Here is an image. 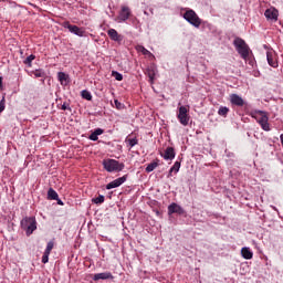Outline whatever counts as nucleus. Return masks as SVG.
I'll return each mask as SVG.
<instances>
[{"mask_svg": "<svg viewBox=\"0 0 283 283\" xmlns=\"http://www.w3.org/2000/svg\"><path fill=\"white\" fill-rule=\"evenodd\" d=\"M233 45L238 54H240L241 59H243V61H249V56L251 54V49L249 48V44H247V42L241 38H237L233 41Z\"/></svg>", "mask_w": 283, "mask_h": 283, "instance_id": "f257e3e1", "label": "nucleus"}, {"mask_svg": "<svg viewBox=\"0 0 283 283\" xmlns=\"http://www.w3.org/2000/svg\"><path fill=\"white\" fill-rule=\"evenodd\" d=\"M184 19L190 23V25H193V28H200V25H202V19L198 17V13H196L193 9L186 10L184 13Z\"/></svg>", "mask_w": 283, "mask_h": 283, "instance_id": "f03ea898", "label": "nucleus"}, {"mask_svg": "<svg viewBox=\"0 0 283 283\" xmlns=\"http://www.w3.org/2000/svg\"><path fill=\"white\" fill-rule=\"evenodd\" d=\"M21 228L27 235H32L36 231V219L34 217H25L21 220Z\"/></svg>", "mask_w": 283, "mask_h": 283, "instance_id": "7ed1b4c3", "label": "nucleus"}, {"mask_svg": "<svg viewBox=\"0 0 283 283\" xmlns=\"http://www.w3.org/2000/svg\"><path fill=\"white\" fill-rule=\"evenodd\" d=\"M104 169L108 171L109 174L114 171H123L125 169V164L118 163V160L115 159H106L103 161Z\"/></svg>", "mask_w": 283, "mask_h": 283, "instance_id": "20e7f679", "label": "nucleus"}, {"mask_svg": "<svg viewBox=\"0 0 283 283\" xmlns=\"http://www.w3.org/2000/svg\"><path fill=\"white\" fill-rule=\"evenodd\" d=\"M255 114H259V118L255 115H252V118H256L259 125H261L264 132H271V125L269 124V116L264 111H258Z\"/></svg>", "mask_w": 283, "mask_h": 283, "instance_id": "39448f33", "label": "nucleus"}, {"mask_svg": "<svg viewBox=\"0 0 283 283\" xmlns=\"http://www.w3.org/2000/svg\"><path fill=\"white\" fill-rule=\"evenodd\" d=\"M177 118L184 125V127H187V125H189L190 119L189 109H187L185 106H180Z\"/></svg>", "mask_w": 283, "mask_h": 283, "instance_id": "423d86ee", "label": "nucleus"}, {"mask_svg": "<svg viewBox=\"0 0 283 283\" xmlns=\"http://www.w3.org/2000/svg\"><path fill=\"white\" fill-rule=\"evenodd\" d=\"M63 28L75 34L76 36H85V30L76 25L70 24V22H63Z\"/></svg>", "mask_w": 283, "mask_h": 283, "instance_id": "0eeeda50", "label": "nucleus"}, {"mask_svg": "<svg viewBox=\"0 0 283 283\" xmlns=\"http://www.w3.org/2000/svg\"><path fill=\"white\" fill-rule=\"evenodd\" d=\"M127 181V175L119 177L113 181H111L109 184L106 185V189H116V187H120V185H123L124 182Z\"/></svg>", "mask_w": 283, "mask_h": 283, "instance_id": "6e6552de", "label": "nucleus"}, {"mask_svg": "<svg viewBox=\"0 0 283 283\" xmlns=\"http://www.w3.org/2000/svg\"><path fill=\"white\" fill-rule=\"evenodd\" d=\"M168 213L171 216V213H178V216H184L185 209L178 203L172 202L170 206H168Z\"/></svg>", "mask_w": 283, "mask_h": 283, "instance_id": "1a4fd4ad", "label": "nucleus"}, {"mask_svg": "<svg viewBox=\"0 0 283 283\" xmlns=\"http://www.w3.org/2000/svg\"><path fill=\"white\" fill-rule=\"evenodd\" d=\"M230 103L237 107H244V99L238 94L230 95Z\"/></svg>", "mask_w": 283, "mask_h": 283, "instance_id": "9d476101", "label": "nucleus"}, {"mask_svg": "<svg viewBox=\"0 0 283 283\" xmlns=\"http://www.w3.org/2000/svg\"><path fill=\"white\" fill-rule=\"evenodd\" d=\"M98 280H114L112 272H102L93 275V281L98 282Z\"/></svg>", "mask_w": 283, "mask_h": 283, "instance_id": "9b49d317", "label": "nucleus"}, {"mask_svg": "<svg viewBox=\"0 0 283 283\" xmlns=\"http://www.w3.org/2000/svg\"><path fill=\"white\" fill-rule=\"evenodd\" d=\"M161 156L165 160H174L176 158V150L174 147H167Z\"/></svg>", "mask_w": 283, "mask_h": 283, "instance_id": "f8f14e48", "label": "nucleus"}, {"mask_svg": "<svg viewBox=\"0 0 283 283\" xmlns=\"http://www.w3.org/2000/svg\"><path fill=\"white\" fill-rule=\"evenodd\" d=\"M107 34L109 39H112V41H116L117 43H120V41H123V35L118 34V31H116L115 29H109L107 31Z\"/></svg>", "mask_w": 283, "mask_h": 283, "instance_id": "ddd939ff", "label": "nucleus"}, {"mask_svg": "<svg viewBox=\"0 0 283 283\" xmlns=\"http://www.w3.org/2000/svg\"><path fill=\"white\" fill-rule=\"evenodd\" d=\"M132 14V11L129 10V7H122V10L119 12V21H127Z\"/></svg>", "mask_w": 283, "mask_h": 283, "instance_id": "4468645a", "label": "nucleus"}, {"mask_svg": "<svg viewBox=\"0 0 283 283\" xmlns=\"http://www.w3.org/2000/svg\"><path fill=\"white\" fill-rule=\"evenodd\" d=\"M264 14L271 21H277V10H275V9H266Z\"/></svg>", "mask_w": 283, "mask_h": 283, "instance_id": "2eb2a0df", "label": "nucleus"}, {"mask_svg": "<svg viewBox=\"0 0 283 283\" xmlns=\"http://www.w3.org/2000/svg\"><path fill=\"white\" fill-rule=\"evenodd\" d=\"M266 59L271 67H277V59H275V55L273 54V52H268Z\"/></svg>", "mask_w": 283, "mask_h": 283, "instance_id": "dca6fc26", "label": "nucleus"}, {"mask_svg": "<svg viewBox=\"0 0 283 283\" xmlns=\"http://www.w3.org/2000/svg\"><path fill=\"white\" fill-rule=\"evenodd\" d=\"M57 80L60 81L61 85H67V83H70V75L65 74L64 72H59Z\"/></svg>", "mask_w": 283, "mask_h": 283, "instance_id": "f3484780", "label": "nucleus"}, {"mask_svg": "<svg viewBox=\"0 0 283 283\" xmlns=\"http://www.w3.org/2000/svg\"><path fill=\"white\" fill-rule=\"evenodd\" d=\"M136 50H137V52H142V54H144V56H148V59H156V56H154V54L150 53L149 50H147L143 45H137Z\"/></svg>", "mask_w": 283, "mask_h": 283, "instance_id": "a211bd4d", "label": "nucleus"}, {"mask_svg": "<svg viewBox=\"0 0 283 283\" xmlns=\"http://www.w3.org/2000/svg\"><path fill=\"white\" fill-rule=\"evenodd\" d=\"M241 255L244 258V260H252L253 259V252L250 248H242L241 249Z\"/></svg>", "mask_w": 283, "mask_h": 283, "instance_id": "6ab92c4d", "label": "nucleus"}, {"mask_svg": "<svg viewBox=\"0 0 283 283\" xmlns=\"http://www.w3.org/2000/svg\"><path fill=\"white\" fill-rule=\"evenodd\" d=\"M32 74L35 78H42V83L45 82V77L48 76L45 74V71L41 70V69H38L35 71H32Z\"/></svg>", "mask_w": 283, "mask_h": 283, "instance_id": "aec40b11", "label": "nucleus"}, {"mask_svg": "<svg viewBox=\"0 0 283 283\" xmlns=\"http://www.w3.org/2000/svg\"><path fill=\"white\" fill-rule=\"evenodd\" d=\"M172 171H175V174H178V171H180V161H176L174 166L170 168L168 178H171Z\"/></svg>", "mask_w": 283, "mask_h": 283, "instance_id": "412c9836", "label": "nucleus"}, {"mask_svg": "<svg viewBox=\"0 0 283 283\" xmlns=\"http://www.w3.org/2000/svg\"><path fill=\"white\" fill-rule=\"evenodd\" d=\"M49 200H59V193L54 189L50 188L48 191Z\"/></svg>", "mask_w": 283, "mask_h": 283, "instance_id": "4be33fe9", "label": "nucleus"}, {"mask_svg": "<svg viewBox=\"0 0 283 283\" xmlns=\"http://www.w3.org/2000/svg\"><path fill=\"white\" fill-rule=\"evenodd\" d=\"M218 114L219 116H223L224 118H227V115L229 114V107L220 106Z\"/></svg>", "mask_w": 283, "mask_h": 283, "instance_id": "5701e85b", "label": "nucleus"}, {"mask_svg": "<svg viewBox=\"0 0 283 283\" xmlns=\"http://www.w3.org/2000/svg\"><path fill=\"white\" fill-rule=\"evenodd\" d=\"M36 59L34 54L29 55L24 61V65H29V67H32V62Z\"/></svg>", "mask_w": 283, "mask_h": 283, "instance_id": "b1692460", "label": "nucleus"}, {"mask_svg": "<svg viewBox=\"0 0 283 283\" xmlns=\"http://www.w3.org/2000/svg\"><path fill=\"white\" fill-rule=\"evenodd\" d=\"M156 167H158L157 161H153V163L148 164V166L146 167V172L151 174V171H154V169H156Z\"/></svg>", "mask_w": 283, "mask_h": 283, "instance_id": "393cba45", "label": "nucleus"}, {"mask_svg": "<svg viewBox=\"0 0 283 283\" xmlns=\"http://www.w3.org/2000/svg\"><path fill=\"white\" fill-rule=\"evenodd\" d=\"M92 202H94V205H103V202H105V196L99 195L97 198H93Z\"/></svg>", "mask_w": 283, "mask_h": 283, "instance_id": "a878e982", "label": "nucleus"}, {"mask_svg": "<svg viewBox=\"0 0 283 283\" xmlns=\"http://www.w3.org/2000/svg\"><path fill=\"white\" fill-rule=\"evenodd\" d=\"M81 96L85 101H92V93H90L87 90L82 91Z\"/></svg>", "mask_w": 283, "mask_h": 283, "instance_id": "bb28decb", "label": "nucleus"}, {"mask_svg": "<svg viewBox=\"0 0 283 283\" xmlns=\"http://www.w3.org/2000/svg\"><path fill=\"white\" fill-rule=\"evenodd\" d=\"M52 249H54V241H49L44 253H52Z\"/></svg>", "mask_w": 283, "mask_h": 283, "instance_id": "cd10ccee", "label": "nucleus"}, {"mask_svg": "<svg viewBox=\"0 0 283 283\" xmlns=\"http://www.w3.org/2000/svg\"><path fill=\"white\" fill-rule=\"evenodd\" d=\"M48 262H50V253L44 252L42 256V263L48 264Z\"/></svg>", "mask_w": 283, "mask_h": 283, "instance_id": "c85d7f7f", "label": "nucleus"}, {"mask_svg": "<svg viewBox=\"0 0 283 283\" xmlns=\"http://www.w3.org/2000/svg\"><path fill=\"white\" fill-rule=\"evenodd\" d=\"M129 147H135V145H138V139L136 138H130L127 140Z\"/></svg>", "mask_w": 283, "mask_h": 283, "instance_id": "c756f323", "label": "nucleus"}, {"mask_svg": "<svg viewBox=\"0 0 283 283\" xmlns=\"http://www.w3.org/2000/svg\"><path fill=\"white\" fill-rule=\"evenodd\" d=\"M4 109H6V97H2V99H0V114Z\"/></svg>", "mask_w": 283, "mask_h": 283, "instance_id": "7c9ffc66", "label": "nucleus"}, {"mask_svg": "<svg viewBox=\"0 0 283 283\" xmlns=\"http://www.w3.org/2000/svg\"><path fill=\"white\" fill-rule=\"evenodd\" d=\"M113 76L115 77L116 81H123V74L118 72H113Z\"/></svg>", "mask_w": 283, "mask_h": 283, "instance_id": "2f4dec72", "label": "nucleus"}, {"mask_svg": "<svg viewBox=\"0 0 283 283\" xmlns=\"http://www.w3.org/2000/svg\"><path fill=\"white\" fill-rule=\"evenodd\" d=\"M114 104H115L116 109H123V104L120 102H118V99H115Z\"/></svg>", "mask_w": 283, "mask_h": 283, "instance_id": "473e14b6", "label": "nucleus"}, {"mask_svg": "<svg viewBox=\"0 0 283 283\" xmlns=\"http://www.w3.org/2000/svg\"><path fill=\"white\" fill-rule=\"evenodd\" d=\"M88 138H90V140L96 142V140H98V135L95 133H92Z\"/></svg>", "mask_w": 283, "mask_h": 283, "instance_id": "72a5a7b5", "label": "nucleus"}, {"mask_svg": "<svg viewBox=\"0 0 283 283\" xmlns=\"http://www.w3.org/2000/svg\"><path fill=\"white\" fill-rule=\"evenodd\" d=\"M93 133L96 134L97 136H101L104 133V130L103 128H96Z\"/></svg>", "mask_w": 283, "mask_h": 283, "instance_id": "f704fd0d", "label": "nucleus"}, {"mask_svg": "<svg viewBox=\"0 0 283 283\" xmlns=\"http://www.w3.org/2000/svg\"><path fill=\"white\" fill-rule=\"evenodd\" d=\"M0 87H3V77L0 76Z\"/></svg>", "mask_w": 283, "mask_h": 283, "instance_id": "c9c22d12", "label": "nucleus"}, {"mask_svg": "<svg viewBox=\"0 0 283 283\" xmlns=\"http://www.w3.org/2000/svg\"><path fill=\"white\" fill-rule=\"evenodd\" d=\"M57 205H60L61 207H63V202H62L61 199H59V197H57Z\"/></svg>", "mask_w": 283, "mask_h": 283, "instance_id": "e433bc0d", "label": "nucleus"}, {"mask_svg": "<svg viewBox=\"0 0 283 283\" xmlns=\"http://www.w3.org/2000/svg\"><path fill=\"white\" fill-rule=\"evenodd\" d=\"M148 76H149L150 81H154V74L149 73Z\"/></svg>", "mask_w": 283, "mask_h": 283, "instance_id": "4c0bfd02", "label": "nucleus"}, {"mask_svg": "<svg viewBox=\"0 0 283 283\" xmlns=\"http://www.w3.org/2000/svg\"><path fill=\"white\" fill-rule=\"evenodd\" d=\"M62 109H63V111L67 109V105L63 104V105H62Z\"/></svg>", "mask_w": 283, "mask_h": 283, "instance_id": "58836bf2", "label": "nucleus"}]
</instances>
